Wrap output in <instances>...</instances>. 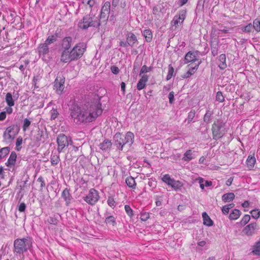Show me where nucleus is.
Masks as SVG:
<instances>
[{"mask_svg":"<svg viewBox=\"0 0 260 260\" xmlns=\"http://www.w3.org/2000/svg\"><path fill=\"white\" fill-rule=\"evenodd\" d=\"M186 11L185 10H180L178 14L176 15L171 22L172 28L174 27V29L177 28L179 24L183 23L186 17Z\"/></svg>","mask_w":260,"mask_h":260,"instance_id":"obj_8","label":"nucleus"},{"mask_svg":"<svg viewBox=\"0 0 260 260\" xmlns=\"http://www.w3.org/2000/svg\"><path fill=\"white\" fill-rule=\"evenodd\" d=\"M112 146L111 141L106 139L99 145L100 148L103 151H108Z\"/></svg>","mask_w":260,"mask_h":260,"instance_id":"obj_23","label":"nucleus"},{"mask_svg":"<svg viewBox=\"0 0 260 260\" xmlns=\"http://www.w3.org/2000/svg\"><path fill=\"white\" fill-rule=\"evenodd\" d=\"M256 227V224L255 223H250L244 228L243 232L245 235L250 236L254 233Z\"/></svg>","mask_w":260,"mask_h":260,"instance_id":"obj_19","label":"nucleus"},{"mask_svg":"<svg viewBox=\"0 0 260 260\" xmlns=\"http://www.w3.org/2000/svg\"><path fill=\"white\" fill-rule=\"evenodd\" d=\"M170 186H171L175 190H177L180 189L182 187L183 184L180 181L174 179L171 183V185Z\"/></svg>","mask_w":260,"mask_h":260,"instance_id":"obj_32","label":"nucleus"},{"mask_svg":"<svg viewBox=\"0 0 260 260\" xmlns=\"http://www.w3.org/2000/svg\"><path fill=\"white\" fill-rule=\"evenodd\" d=\"M48 221L50 224L56 225L57 223L58 220L55 218H54L53 217H50L48 219Z\"/></svg>","mask_w":260,"mask_h":260,"instance_id":"obj_56","label":"nucleus"},{"mask_svg":"<svg viewBox=\"0 0 260 260\" xmlns=\"http://www.w3.org/2000/svg\"><path fill=\"white\" fill-rule=\"evenodd\" d=\"M174 72V68L171 64H170L169 66L168 73V75H167V78H166L167 80H169L172 78V76H173Z\"/></svg>","mask_w":260,"mask_h":260,"instance_id":"obj_44","label":"nucleus"},{"mask_svg":"<svg viewBox=\"0 0 260 260\" xmlns=\"http://www.w3.org/2000/svg\"><path fill=\"white\" fill-rule=\"evenodd\" d=\"M202 217L203 218V223L205 225L207 226H212L213 224V221L211 219L210 217L207 214L206 212H203L202 214Z\"/></svg>","mask_w":260,"mask_h":260,"instance_id":"obj_26","label":"nucleus"},{"mask_svg":"<svg viewBox=\"0 0 260 260\" xmlns=\"http://www.w3.org/2000/svg\"><path fill=\"white\" fill-rule=\"evenodd\" d=\"M256 159L254 157L249 156L247 159V167L249 170H251L254 166Z\"/></svg>","mask_w":260,"mask_h":260,"instance_id":"obj_28","label":"nucleus"},{"mask_svg":"<svg viewBox=\"0 0 260 260\" xmlns=\"http://www.w3.org/2000/svg\"><path fill=\"white\" fill-rule=\"evenodd\" d=\"M23 139L21 137H19L16 142V146L18 151L20 150L21 148V145L22 143Z\"/></svg>","mask_w":260,"mask_h":260,"instance_id":"obj_52","label":"nucleus"},{"mask_svg":"<svg viewBox=\"0 0 260 260\" xmlns=\"http://www.w3.org/2000/svg\"><path fill=\"white\" fill-rule=\"evenodd\" d=\"M196 53L194 52H192V51H189L188 52L184 57V63H187L190 62L192 61H196L198 59L196 58Z\"/></svg>","mask_w":260,"mask_h":260,"instance_id":"obj_20","label":"nucleus"},{"mask_svg":"<svg viewBox=\"0 0 260 260\" xmlns=\"http://www.w3.org/2000/svg\"><path fill=\"white\" fill-rule=\"evenodd\" d=\"M149 213H144L141 214V219L143 221H146L149 218Z\"/></svg>","mask_w":260,"mask_h":260,"instance_id":"obj_61","label":"nucleus"},{"mask_svg":"<svg viewBox=\"0 0 260 260\" xmlns=\"http://www.w3.org/2000/svg\"><path fill=\"white\" fill-rule=\"evenodd\" d=\"M58 114V113L56 110L53 109L52 110H51V119H55L57 117Z\"/></svg>","mask_w":260,"mask_h":260,"instance_id":"obj_58","label":"nucleus"},{"mask_svg":"<svg viewBox=\"0 0 260 260\" xmlns=\"http://www.w3.org/2000/svg\"><path fill=\"white\" fill-rule=\"evenodd\" d=\"M6 112H2L0 113V121H3L6 119Z\"/></svg>","mask_w":260,"mask_h":260,"instance_id":"obj_64","label":"nucleus"},{"mask_svg":"<svg viewBox=\"0 0 260 260\" xmlns=\"http://www.w3.org/2000/svg\"><path fill=\"white\" fill-rule=\"evenodd\" d=\"M201 61H199L198 63L194 67L190 68L189 70L182 76L183 78H188L192 75L196 71L198 70L199 65L201 64Z\"/></svg>","mask_w":260,"mask_h":260,"instance_id":"obj_24","label":"nucleus"},{"mask_svg":"<svg viewBox=\"0 0 260 260\" xmlns=\"http://www.w3.org/2000/svg\"><path fill=\"white\" fill-rule=\"evenodd\" d=\"M134 135L131 132H127L125 135L120 133H117L114 136V140L116 145L119 147V149L122 150L123 147L126 144L129 146L134 142Z\"/></svg>","mask_w":260,"mask_h":260,"instance_id":"obj_4","label":"nucleus"},{"mask_svg":"<svg viewBox=\"0 0 260 260\" xmlns=\"http://www.w3.org/2000/svg\"><path fill=\"white\" fill-rule=\"evenodd\" d=\"M82 3L83 4H86L88 5L90 9V12H92V9L96 8L97 9V7H96V2L95 0H83Z\"/></svg>","mask_w":260,"mask_h":260,"instance_id":"obj_30","label":"nucleus"},{"mask_svg":"<svg viewBox=\"0 0 260 260\" xmlns=\"http://www.w3.org/2000/svg\"><path fill=\"white\" fill-rule=\"evenodd\" d=\"M36 139L38 142H44L45 138L43 135V132L42 131H38Z\"/></svg>","mask_w":260,"mask_h":260,"instance_id":"obj_40","label":"nucleus"},{"mask_svg":"<svg viewBox=\"0 0 260 260\" xmlns=\"http://www.w3.org/2000/svg\"><path fill=\"white\" fill-rule=\"evenodd\" d=\"M19 131V128L17 125H12L9 126L4 133V140L7 143L12 142L18 134Z\"/></svg>","mask_w":260,"mask_h":260,"instance_id":"obj_6","label":"nucleus"},{"mask_svg":"<svg viewBox=\"0 0 260 260\" xmlns=\"http://www.w3.org/2000/svg\"><path fill=\"white\" fill-rule=\"evenodd\" d=\"M61 197L66 202V206H68L73 199L68 188H65L61 193Z\"/></svg>","mask_w":260,"mask_h":260,"instance_id":"obj_15","label":"nucleus"},{"mask_svg":"<svg viewBox=\"0 0 260 260\" xmlns=\"http://www.w3.org/2000/svg\"><path fill=\"white\" fill-rule=\"evenodd\" d=\"M86 49V45L84 43H79L68 52L61 61L64 63H69L72 61L77 60L83 56Z\"/></svg>","mask_w":260,"mask_h":260,"instance_id":"obj_3","label":"nucleus"},{"mask_svg":"<svg viewBox=\"0 0 260 260\" xmlns=\"http://www.w3.org/2000/svg\"><path fill=\"white\" fill-rule=\"evenodd\" d=\"M56 41V38L54 36H50L48 37V38L46 39V40L45 42V44L48 45L49 44H51L54 42H55Z\"/></svg>","mask_w":260,"mask_h":260,"instance_id":"obj_46","label":"nucleus"},{"mask_svg":"<svg viewBox=\"0 0 260 260\" xmlns=\"http://www.w3.org/2000/svg\"><path fill=\"white\" fill-rule=\"evenodd\" d=\"M193 158L192 151L190 150H187L184 154L183 159L186 161H189Z\"/></svg>","mask_w":260,"mask_h":260,"instance_id":"obj_37","label":"nucleus"},{"mask_svg":"<svg viewBox=\"0 0 260 260\" xmlns=\"http://www.w3.org/2000/svg\"><path fill=\"white\" fill-rule=\"evenodd\" d=\"M216 100L219 102H223L224 101V98L221 91H218L216 95Z\"/></svg>","mask_w":260,"mask_h":260,"instance_id":"obj_50","label":"nucleus"},{"mask_svg":"<svg viewBox=\"0 0 260 260\" xmlns=\"http://www.w3.org/2000/svg\"><path fill=\"white\" fill-rule=\"evenodd\" d=\"M102 24L99 16L90 12L79 21L78 27L82 30H87L89 27L99 28Z\"/></svg>","mask_w":260,"mask_h":260,"instance_id":"obj_2","label":"nucleus"},{"mask_svg":"<svg viewBox=\"0 0 260 260\" xmlns=\"http://www.w3.org/2000/svg\"><path fill=\"white\" fill-rule=\"evenodd\" d=\"M174 93L173 91H171L169 93V96H168V98H169V103L170 104H173L174 103Z\"/></svg>","mask_w":260,"mask_h":260,"instance_id":"obj_57","label":"nucleus"},{"mask_svg":"<svg viewBox=\"0 0 260 260\" xmlns=\"http://www.w3.org/2000/svg\"><path fill=\"white\" fill-rule=\"evenodd\" d=\"M37 181L41 183L40 190H42L43 188L45 186V183L43 177L42 176H40L37 179Z\"/></svg>","mask_w":260,"mask_h":260,"instance_id":"obj_54","label":"nucleus"},{"mask_svg":"<svg viewBox=\"0 0 260 260\" xmlns=\"http://www.w3.org/2000/svg\"><path fill=\"white\" fill-rule=\"evenodd\" d=\"M124 209H125V212L129 216H131L133 215V210L129 206H128L127 205H125Z\"/></svg>","mask_w":260,"mask_h":260,"instance_id":"obj_55","label":"nucleus"},{"mask_svg":"<svg viewBox=\"0 0 260 260\" xmlns=\"http://www.w3.org/2000/svg\"><path fill=\"white\" fill-rule=\"evenodd\" d=\"M173 180L174 179L171 178L169 174L165 175L162 178V180L169 186L171 185Z\"/></svg>","mask_w":260,"mask_h":260,"instance_id":"obj_39","label":"nucleus"},{"mask_svg":"<svg viewBox=\"0 0 260 260\" xmlns=\"http://www.w3.org/2000/svg\"><path fill=\"white\" fill-rule=\"evenodd\" d=\"M252 252L255 255H260V242L256 243L255 245L254 246Z\"/></svg>","mask_w":260,"mask_h":260,"instance_id":"obj_41","label":"nucleus"},{"mask_svg":"<svg viewBox=\"0 0 260 260\" xmlns=\"http://www.w3.org/2000/svg\"><path fill=\"white\" fill-rule=\"evenodd\" d=\"M224 123L221 121L217 120L214 122L212 127L213 139L217 140L223 136L224 132L222 129Z\"/></svg>","mask_w":260,"mask_h":260,"instance_id":"obj_7","label":"nucleus"},{"mask_svg":"<svg viewBox=\"0 0 260 260\" xmlns=\"http://www.w3.org/2000/svg\"><path fill=\"white\" fill-rule=\"evenodd\" d=\"M26 208V205L24 203H22L20 204L18 207V210L22 212H24Z\"/></svg>","mask_w":260,"mask_h":260,"instance_id":"obj_60","label":"nucleus"},{"mask_svg":"<svg viewBox=\"0 0 260 260\" xmlns=\"http://www.w3.org/2000/svg\"><path fill=\"white\" fill-rule=\"evenodd\" d=\"M31 246V242L28 238L17 239L15 240L14 246L15 251L18 253H23L26 251Z\"/></svg>","mask_w":260,"mask_h":260,"instance_id":"obj_5","label":"nucleus"},{"mask_svg":"<svg viewBox=\"0 0 260 260\" xmlns=\"http://www.w3.org/2000/svg\"><path fill=\"white\" fill-rule=\"evenodd\" d=\"M241 214V212L238 209H234L229 215V218L231 220H236L238 219Z\"/></svg>","mask_w":260,"mask_h":260,"instance_id":"obj_31","label":"nucleus"},{"mask_svg":"<svg viewBox=\"0 0 260 260\" xmlns=\"http://www.w3.org/2000/svg\"><path fill=\"white\" fill-rule=\"evenodd\" d=\"M126 40L129 46L133 47L134 44L138 41L136 36L132 32H128L127 35Z\"/></svg>","mask_w":260,"mask_h":260,"instance_id":"obj_22","label":"nucleus"},{"mask_svg":"<svg viewBox=\"0 0 260 260\" xmlns=\"http://www.w3.org/2000/svg\"><path fill=\"white\" fill-rule=\"evenodd\" d=\"M17 155L15 152L13 151L8 158V161L6 162V165L7 167H12L15 165L16 161Z\"/></svg>","mask_w":260,"mask_h":260,"instance_id":"obj_21","label":"nucleus"},{"mask_svg":"<svg viewBox=\"0 0 260 260\" xmlns=\"http://www.w3.org/2000/svg\"><path fill=\"white\" fill-rule=\"evenodd\" d=\"M196 112L194 110H191L188 113L187 120L188 123H190L195 116Z\"/></svg>","mask_w":260,"mask_h":260,"instance_id":"obj_51","label":"nucleus"},{"mask_svg":"<svg viewBox=\"0 0 260 260\" xmlns=\"http://www.w3.org/2000/svg\"><path fill=\"white\" fill-rule=\"evenodd\" d=\"M38 51L40 56H42L43 58L49 52L48 45L45 43L41 44L38 48Z\"/></svg>","mask_w":260,"mask_h":260,"instance_id":"obj_16","label":"nucleus"},{"mask_svg":"<svg viewBox=\"0 0 260 260\" xmlns=\"http://www.w3.org/2000/svg\"><path fill=\"white\" fill-rule=\"evenodd\" d=\"M235 198V194L233 192H229L224 194L222 199L224 202H228L233 201Z\"/></svg>","mask_w":260,"mask_h":260,"instance_id":"obj_29","label":"nucleus"},{"mask_svg":"<svg viewBox=\"0 0 260 260\" xmlns=\"http://www.w3.org/2000/svg\"><path fill=\"white\" fill-rule=\"evenodd\" d=\"M111 4L109 2H106L102 6L101 13L99 15V19L104 24H106L108 19L109 15L110 13Z\"/></svg>","mask_w":260,"mask_h":260,"instance_id":"obj_9","label":"nucleus"},{"mask_svg":"<svg viewBox=\"0 0 260 260\" xmlns=\"http://www.w3.org/2000/svg\"><path fill=\"white\" fill-rule=\"evenodd\" d=\"M99 199V196L98 192L93 188L90 189L88 194L84 198V201L91 205H94Z\"/></svg>","mask_w":260,"mask_h":260,"instance_id":"obj_12","label":"nucleus"},{"mask_svg":"<svg viewBox=\"0 0 260 260\" xmlns=\"http://www.w3.org/2000/svg\"><path fill=\"white\" fill-rule=\"evenodd\" d=\"M105 222L107 224H111L114 226L116 224L115 219L113 216H109L105 219Z\"/></svg>","mask_w":260,"mask_h":260,"instance_id":"obj_43","label":"nucleus"},{"mask_svg":"<svg viewBox=\"0 0 260 260\" xmlns=\"http://www.w3.org/2000/svg\"><path fill=\"white\" fill-rule=\"evenodd\" d=\"M73 43V39L71 37H66L64 38L61 41V47L62 49V53L60 56V60L69 51Z\"/></svg>","mask_w":260,"mask_h":260,"instance_id":"obj_11","label":"nucleus"},{"mask_svg":"<svg viewBox=\"0 0 260 260\" xmlns=\"http://www.w3.org/2000/svg\"><path fill=\"white\" fill-rule=\"evenodd\" d=\"M94 96V101L91 103L85 104L82 107L77 104L71 106L70 115L74 122L77 124L90 122L102 114L103 109L100 103L101 98L98 95Z\"/></svg>","mask_w":260,"mask_h":260,"instance_id":"obj_1","label":"nucleus"},{"mask_svg":"<svg viewBox=\"0 0 260 260\" xmlns=\"http://www.w3.org/2000/svg\"><path fill=\"white\" fill-rule=\"evenodd\" d=\"M253 25L251 23H249L244 27H242L241 29L243 31L246 32H250L253 29Z\"/></svg>","mask_w":260,"mask_h":260,"instance_id":"obj_45","label":"nucleus"},{"mask_svg":"<svg viewBox=\"0 0 260 260\" xmlns=\"http://www.w3.org/2000/svg\"><path fill=\"white\" fill-rule=\"evenodd\" d=\"M250 219V215L246 214L244 216L241 220V224L242 225H245Z\"/></svg>","mask_w":260,"mask_h":260,"instance_id":"obj_49","label":"nucleus"},{"mask_svg":"<svg viewBox=\"0 0 260 260\" xmlns=\"http://www.w3.org/2000/svg\"><path fill=\"white\" fill-rule=\"evenodd\" d=\"M210 47L212 54L214 56L217 55L218 51V41L217 39L214 38L211 41Z\"/></svg>","mask_w":260,"mask_h":260,"instance_id":"obj_18","label":"nucleus"},{"mask_svg":"<svg viewBox=\"0 0 260 260\" xmlns=\"http://www.w3.org/2000/svg\"><path fill=\"white\" fill-rule=\"evenodd\" d=\"M149 79V76L147 75H143L141 78L139 80L137 85V88L139 90H142L144 89L146 85V82L148 81Z\"/></svg>","mask_w":260,"mask_h":260,"instance_id":"obj_17","label":"nucleus"},{"mask_svg":"<svg viewBox=\"0 0 260 260\" xmlns=\"http://www.w3.org/2000/svg\"><path fill=\"white\" fill-rule=\"evenodd\" d=\"M125 183L129 188L132 189L136 188V183L134 178L132 176L128 177L126 178Z\"/></svg>","mask_w":260,"mask_h":260,"instance_id":"obj_27","label":"nucleus"},{"mask_svg":"<svg viewBox=\"0 0 260 260\" xmlns=\"http://www.w3.org/2000/svg\"><path fill=\"white\" fill-rule=\"evenodd\" d=\"M18 97V93L17 92H16V93H15V92H13V98L11 93L8 92L6 94V99H5V100H6V102L7 105L9 107L13 106L14 105V101L13 100V98L17 100Z\"/></svg>","mask_w":260,"mask_h":260,"instance_id":"obj_14","label":"nucleus"},{"mask_svg":"<svg viewBox=\"0 0 260 260\" xmlns=\"http://www.w3.org/2000/svg\"><path fill=\"white\" fill-rule=\"evenodd\" d=\"M153 68L152 66L147 67L146 65H144L141 68L139 75L141 76L142 74L145 75L146 73L151 71L152 70Z\"/></svg>","mask_w":260,"mask_h":260,"instance_id":"obj_36","label":"nucleus"},{"mask_svg":"<svg viewBox=\"0 0 260 260\" xmlns=\"http://www.w3.org/2000/svg\"><path fill=\"white\" fill-rule=\"evenodd\" d=\"M230 211L229 207H228V206H224L222 208V212L224 214H227L229 213Z\"/></svg>","mask_w":260,"mask_h":260,"instance_id":"obj_63","label":"nucleus"},{"mask_svg":"<svg viewBox=\"0 0 260 260\" xmlns=\"http://www.w3.org/2000/svg\"><path fill=\"white\" fill-rule=\"evenodd\" d=\"M10 152V148L8 147L0 149V159L5 157Z\"/></svg>","mask_w":260,"mask_h":260,"instance_id":"obj_34","label":"nucleus"},{"mask_svg":"<svg viewBox=\"0 0 260 260\" xmlns=\"http://www.w3.org/2000/svg\"><path fill=\"white\" fill-rule=\"evenodd\" d=\"M253 28L257 32L260 31V21L257 19H255L253 21Z\"/></svg>","mask_w":260,"mask_h":260,"instance_id":"obj_42","label":"nucleus"},{"mask_svg":"<svg viewBox=\"0 0 260 260\" xmlns=\"http://www.w3.org/2000/svg\"><path fill=\"white\" fill-rule=\"evenodd\" d=\"M226 56L224 54H222L219 55V63L218 64L219 68L223 70L225 69L227 67L226 62Z\"/></svg>","mask_w":260,"mask_h":260,"instance_id":"obj_25","label":"nucleus"},{"mask_svg":"<svg viewBox=\"0 0 260 260\" xmlns=\"http://www.w3.org/2000/svg\"><path fill=\"white\" fill-rule=\"evenodd\" d=\"M111 70L112 72L115 75L117 74L119 72L118 68L114 66L111 67Z\"/></svg>","mask_w":260,"mask_h":260,"instance_id":"obj_59","label":"nucleus"},{"mask_svg":"<svg viewBox=\"0 0 260 260\" xmlns=\"http://www.w3.org/2000/svg\"><path fill=\"white\" fill-rule=\"evenodd\" d=\"M145 40L147 42H150L152 40V34L150 29H145L143 34Z\"/></svg>","mask_w":260,"mask_h":260,"instance_id":"obj_33","label":"nucleus"},{"mask_svg":"<svg viewBox=\"0 0 260 260\" xmlns=\"http://www.w3.org/2000/svg\"><path fill=\"white\" fill-rule=\"evenodd\" d=\"M60 158L58 155L52 154L51 156V162L53 166L56 165L59 161Z\"/></svg>","mask_w":260,"mask_h":260,"instance_id":"obj_38","label":"nucleus"},{"mask_svg":"<svg viewBox=\"0 0 260 260\" xmlns=\"http://www.w3.org/2000/svg\"><path fill=\"white\" fill-rule=\"evenodd\" d=\"M70 142L72 143L71 139L68 138L64 134H60L58 135L57 138L58 152L60 153L65 147L68 146Z\"/></svg>","mask_w":260,"mask_h":260,"instance_id":"obj_10","label":"nucleus"},{"mask_svg":"<svg viewBox=\"0 0 260 260\" xmlns=\"http://www.w3.org/2000/svg\"><path fill=\"white\" fill-rule=\"evenodd\" d=\"M65 79L62 77H57L54 81V89L56 93L58 94L62 93V92L64 89Z\"/></svg>","mask_w":260,"mask_h":260,"instance_id":"obj_13","label":"nucleus"},{"mask_svg":"<svg viewBox=\"0 0 260 260\" xmlns=\"http://www.w3.org/2000/svg\"><path fill=\"white\" fill-rule=\"evenodd\" d=\"M31 122L27 118H25L23 120V130L25 131L26 129L30 125Z\"/></svg>","mask_w":260,"mask_h":260,"instance_id":"obj_53","label":"nucleus"},{"mask_svg":"<svg viewBox=\"0 0 260 260\" xmlns=\"http://www.w3.org/2000/svg\"><path fill=\"white\" fill-rule=\"evenodd\" d=\"M251 216L254 219H257L259 218L260 215V211L258 209H254L250 212Z\"/></svg>","mask_w":260,"mask_h":260,"instance_id":"obj_48","label":"nucleus"},{"mask_svg":"<svg viewBox=\"0 0 260 260\" xmlns=\"http://www.w3.org/2000/svg\"><path fill=\"white\" fill-rule=\"evenodd\" d=\"M107 203H108V204L111 206V207H112V206H115V201L114 200V199L112 198H109L108 199V201H107Z\"/></svg>","mask_w":260,"mask_h":260,"instance_id":"obj_62","label":"nucleus"},{"mask_svg":"<svg viewBox=\"0 0 260 260\" xmlns=\"http://www.w3.org/2000/svg\"><path fill=\"white\" fill-rule=\"evenodd\" d=\"M212 114V113L209 110H208L206 114L204 115V121L206 123L210 122L211 116Z\"/></svg>","mask_w":260,"mask_h":260,"instance_id":"obj_47","label":"nucleus"},{"mask_svg":"<svg viewBox=\"0 0 260 260\" xmlns=\"http://www.w3.org/2000/svg\"><path fill=\"white\" fill-rule=\"evenodd\" d=\"M164 7L161 5H158L153 8V14L156 15H159L160 13L162 12Z\"/></svg>","mask_w":260,"mask_h":260,"instance_id":"obj_35","label":"nucleus"}]
</instances>
